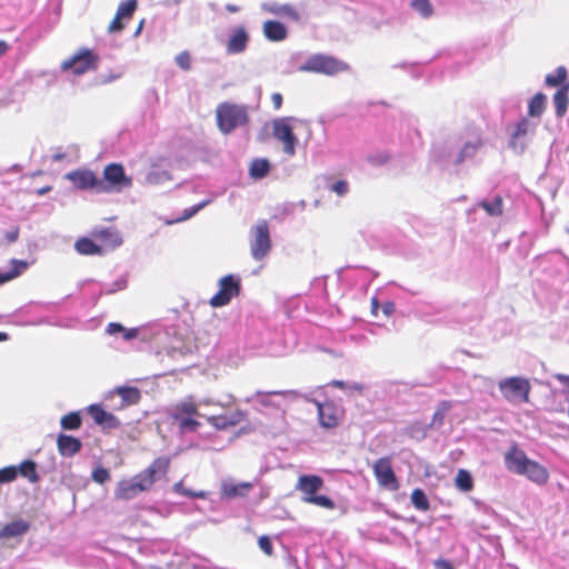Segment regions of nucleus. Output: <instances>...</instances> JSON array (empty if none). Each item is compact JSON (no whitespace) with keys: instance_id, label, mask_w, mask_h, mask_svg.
Returning a JSON list of instances; mask_svg holds the SVG:
<instances>
[{"instance_id":"obj_23","label":"nucleus","mask_w":569,"mask_h":569,"mask_svg":"<svg viewBox=\"0 0 569 569\" xmlns=\"http://www.w3.org/2000/svg\"><path fill=\"white\" fill-rule=\"evenodd\" d=\"M88 410H89V413L91 415L93 421L97 425L102 426L103 428L113 429V428H118L120 426V421L118 420V418L116 416L106 411L98 405H91L88 408Z\"/></svg>"},{"instance_id":"obj_20","label":"nucleus","mask_w":569,"mask_h":569,"mask_svg":"<svg viewBox=\"0 0 569 569\" xmlns=\"http://www.w3.org/2000/svg\"><path fill=\"white\" fill-rule=\"evenodd\" d=\"M249 33L243 26H237L230 30L226 50L229 54H239L246 51L249 43Z\"/></svg>"},{"instance_id":"obj_47","label":"nucleus","mask_w":569,"mask_h":569,"mask_svg":"<svg viewBox=\"0 0 569 569\" xmlns=\"http://www.w3.org/2000/svg\"><path fill=\"white\" fill-rule=\"evenodd\" d=\"M176 62L182 70H189L191 68V58L189 52L183 51L179 53L176 57Z\"/></svg>"},{"instance_id":"obj_60","label":"nucleus","mask_w":569,"mask_h":569,"mask_svg":"<svg viewBox=\"0 0 569 569\" xmlns=\"http://www.w3.org/2000/svg\"><path fill=\"white\" fill-rule=\"evenodd\" d=\"M226 10L230 13H236V12L240 11V8L236 4L228 3L226 6Z\"/></svg>"},{"instance_id":"obj_5","label":"nucleus","mask_w":569,"mask_h":569,"mask_svg":"<svg viewBox=\"0 0 569 569\" xmlns=\"http://www.w3.org/2000/svg\"><path fill=\"white\" fill-rule=\"evenodd\" d=\"M217 121L223 133H229L248 122V111L244 106L223 103L217 109Z\"/></svg>"},{"instance_id":"obj_10","label":"nucleus","mask_w":569,"mask_h":569,"mask_svg":"<svg viewBox=\"0 0 569 569\" xmlns=\"http://www.w3.org/2000/svg\"><path fill=\"white\" fill-rule=\"evenodd\" d=\"M101 180L106 190L100 191V193L121 191L122 189L130 188L132 186V179L126 176L123 167L119 163H110L106 166L103 169V179Z\"/></svg>"},{"instance_id":"obj_51","label":"nucleus","mask_w":569,"mask_h":569,"mask_svg":"<svg viewBox=\"0 0 569 569\" xmlns=\"http://www.w3.org/2000/svg\"><path fill=\"white\" fill-rule=\"evenodd\" d=\"M260 549L268 556L272 555V543L269 537L261 536L258 540Z\"/></svg>"},{"instance_id":"obj_63","label":"nucleus","mask_w":569,"mask_h":569,"mask_svg":"<svg viewBox=\"0 0 569 569\" xmlns=\"http://www.w3.org/2000/svg\"><path fill=\"white\" fill-rule=\"evenodd\" d=\"M331 385H332V386H335V387H337V388H340V389H342V388H345V387H346V382H345V381H342V380H333V381L331 382Z\"/></svg>"},{"instance_id":"obj_17","label":"nucleus","mask_w":569,"mask_h":569,"mask_svg":"<svg viewBox=\"0 0 569 569\" xmlns=\"http://www.w3.org/2000/svg\"><path fill=\"white\" fill-rule=\"evenodd\" d=\"M373 472L380 486L390 490L398 489L399 485L389 459H378L373 465Z\"/></svg>"},{"instance_id":"obj_31","label":"nucleus","mask_w":569,"mask_h":569,"mask_svg":"<svg viewBox=\"0 0 569 569\" xmlns=\"http://www.w3.org/2000/svg\"><path fill=\"white\" fill-rule=\"evenodd\" d=\"M270 171V162L266 158L252 160L249 167V176L256 180L264 178Z\"/></svg>"},{"instance_id":"obj_48","label":"nucleus","mask_w":569,"mask_h":569,"mask_svg":"<svg viewBox=\"0 0 569 569\" xmlns=\"http://www.w3.org/2000/svg\"><path fill=\"white\" fill-rule=\"evenodd\" d=\"M127 286V281L124 279H119L117 281H114L113 283H111L110 286H106L102 291L106 293V295H111V293H114L119 290H122L124 289Z\"/></svg>"},{"instance_id":"obj_52","label":"nucleus","mask_w":569,"mask_h":569,"mask_svg":"<svg viewBox=\"0 0 569 569\" xmlns=\"http://www.w3.org/2000/svg\"><path fill=\"white\" fill-rule=\"evenodd\" d=\"M448 406L447 403H442V407L439 408L435 413H433V418H432V425H436V423H439L441 425L442 423V420H443V417H445V413L446 411L448 410Z\"/></svg>"},{"instance_id":"obj_33","label":"nucleus","mask_w":569,"mask_h":569,"mask_svg":"<svg viewBox=\"0 0 569 569\" xmlns=\"http://www.w3.org/2000/svg\"><path fill=\"white\" fill-rule=\"evenodd\" d=\"M74 248H76L77 252L82 256H94V254L103 253L102 248L100 246H98L97 243H94L89 238L79 239L76 242Z\"/></svg>"},{"instance_id":"obj_58","label":"nucleus","mask_w":569,"mask_h":569,"mask_svg":"<svg viewBox=\"0 0 569 569\" xmlns=\"http://www.w3.org/2000/svg\"><path fill=\"white\" fill-rule=\"evenodd\" d=\"M555 378L560 381L561 383L566 385L567 390L566 392L569 395V376L563 373H556Z\"/></svg>"},{"instance_id":"obj_24","label":"nucleus","mask_w":569,"mask_h":569,"mask_svg":"<svg viewBox=\"0 0 569 569\" xmlns=\"http://www.w3.org/2000/svg\"><path fill=\"white\" fill-rule=\"evenodd\" d=\"M279 396L283 398H291L296 399L301 397V393L296 390H288V391H271V392H257L258 402L262 407H272L277 409H281V403L279 401H274L272 397Z\"/></svg>"},{"instance_id":"obj_9","label":"nucleus","mask_w":569,"mask_h":569,"mask_svg":"<svg viewBox=\"0 0 569 569\" xmlns=\"http://www.w3.org/2000/svg\"><path fill=\"white\" fill-rule=\"evenodd\" d=\"M31 523L24 519H14L11 522L0 526V546L16 548L24 535L30 530Z\"/></svg>"},{"instance_id":"obj_21","label":"nucleus","mask_w":569,"mask_h":569,"mask_svg":"<svg viewBox=\"0 0 569 569\" xmlns=\"http://www.w3.org/2000/svg\"><path fill=\"white\" fill-rule=\"evenodd\" d=\"M244 419L246 413L242 410H236L233 412L221 416H210L207 418L211 426L220 430L237 426Z\"/></svg>"},{"instance_id":"obj_25","label":"nucleus","mask_w":569,"mask_h":569,"mask_svg":"<svg viewBox=\"0 0 569 569\" xmlns=\"http://www.w3.org/2000/svg\"><path fill=\"white\" fill-rule=\"evenodd\" d=\"M30 263L26 260L12 259L8 268L0 269V284H3L22 274Z\"/></svg>"},{"instance_id":"obj_11","label":"nucleus","mask_w":569,"mask_h":569,"mask_svg":"<svg viewBox=\"0 0 569 569\" xmlns=\"http://www.w3.org/2000/svg\"><path fill=\"white\" fill-rule=\"evenodd\" d=\"M218 292L211 297L210 306L219 308L228 305L233 297H237L240 292V278L234 274H228L222 277L219 282Z\"/></svg>"},{"instance_id":"obj_30","label":"nucleus","mask_w":569,"mask_h":569,"mask_svg":"<svg viewBox=\"0 0 569 569\" xmlns=\"http://www.w3.org/2000/svg\"><path fill=\"white\" fill-rule=\"evenodd\" d=\"M171 180V173L157 166H153L146 176V183L150 186H162Z\"/></svg>"},{"instance_id":"obj_1","label":"nucleus","mask_w":569,"mask_h":569,"mask_svg":"<svg viewBox=\"0 0 569 569\" xmlns=\"http://www.w3.org/2000/svg\"><path fill=\"white\" fill-rule=\"evenodd\" d=\"M170 467V458L159 457L152 463L130 479L121 480L114 491L118 499L130 500L151 489L154 482L164 478Z\"/></svg>"},{"instance_id":"obj_14","label":"nucleus","mask_w":569,"mask_h":569,"mask_svg":"<svg viewBox=\"0 0 569 569\" xmlns=\"http://www.w3.org/2000/svg\"><path fill=\"white\" fill-rule=\"evenodd\" d=\"M112 409L122 410L134 406L141 400V391L136 387L120 386L114 388L108 395Z\"/></svg>"},{"instance_id":"obj_59","label":"nucleus","mask_w":569,"mask_h":569,"mask_svg":"<svg viewBox=\"0 0 569 569\" xmlns=\"http://www.w3.org/2000/svg\"><path fill=\"white\" fill-rule=\"evenodd\" d=\"M378 310H379L378 299L377 298H372L371 299V313L373 316H377L378 315Z\"/></svg>"},{"instance_id":"obj_41","label":"nucleus","mask_w":569,"mask_h":569,"mask_svg":"<svg viewBox=\"0 0 569 569\" xmlns=\"http://www.w3.org/2000/svg\"><path fill=\"white\" fill-rule=\"evenodd\" d=\"M302 500L307 503L316 505L330 510L336 508V503L333 502V500H331L327 496L316 495L310 496L308 498H302Z\"/></svg>"},{"instance_id":"obj_26","label":"nucleus","mask_w":569,"mask_h":569,"mask_svg":"<svg viewBox=\"0 0 569 569\" xmlns=\"http://www.w3.org/2000/svg\"><path fill=\"white\" fill-rule=\"evenodd\" d=\"M58 450L64 457H71L80 451L81 441L72 436L59 435L57 439Z\"/></svg>"},{"instance_id":"obj_29","label":"nucleus","mask_w":569,"mask_h":569,"mask_svg":"<svg viewBox=\"0 0 569 569\" xmlns=\"http://www.w3.org/2000/svg\"><path fill=\"white\" fill-rule=\"evenodd\" d=\"M553 104L556 109V114L558 118H562L569 104V84H565L557 90L553 96Z\"/></svg>"},{"instance_id":"obj_40","label":"nucleus","mask_w":569,"mask_h":569,"mask_svg":"<svg viewBox=\"0 0 569 569\" xmlns=\"http://www.w3.org/2000/svg\"><path fill=\"white\" fill-rule=\"evenodd\" d=\"M60 423L66 430H76L81 426V417L78 412H70L61 418Z\"/></svg>"},{"instance_id":"obj_8","label":"nucleus","mask_w":569,"mask_h":569,"mask_svg":"<svg viewBox=\"0 0 569 569\" xmlns=\"http://www.w3.org/2000/svg\"><path fill=\"white\" fill-rule=\"evenodd\" d=\"M271 249V239L267 221H259L250 230V252L256 261L262 260Z\"/></svg>"},{"instance_id":"obj_45","label":"nucleus","mask_w":569,"mask_h":569,"mask_svg":"<svg viewBox=\"0 0 569 569\" xmlns=\"http://www.w3.org/2000/svg\"><path fill=\"white\" fill-rule=\"evenodd\" d=\"M17 477L18 468L16 466H8L0 469V483L12 482Z\"/></svg>"},{"instance_id":"obj_44","label":"nucleus","mask_w":569,"mask_h":569,"mask_svg":"<svg viewBox=\"0 0 569 569\" xmlns=\"http://www.w3.org/2000/svg\"><path fill=\"white\" fill-rule=\"evenodd\" d=\"M137 8L136 0H126L122 1L117 10L118 18H130Z\"/></svg>"},{"instance_id":"obj_13","label":"nucleus","mask_w":569,"mask_h":569,"mask_svg":"<svg viewBox=\"0 0 569 569\" xmlns=\"http://www.w3.org/2000/svg\"><path fill=\"white\" fill-rule=\"evenodd\" d=\"M66 179L72 182L73 187L79 190H91L96 193L106 190L102 180L99 179L93 171L89 169H77L66 174Z\"/></svg>"},{"instance_id":"obj_2","label":"nucleus","mask_w":569,"mask_h":569,"mask_svg":"<svg viewBox=\"0 0 569 569\" xmlns=\"http://www.w3.org/2000/svg\"><path fill=\"white\" fill-rule=\"evenodd\" d=\"M505 463L509 471L525 476L539 486L548 481V470L537 461L529 459L525 451L516 446L505 455Z\"/></svg>"},{"instance_id":"obj_34","label":"nucleus","mask_w":569,"mask_h":569,"mask_svg":"<svg viewBox=\"0 0 569 569\" xmlns=\"http://www.w3.org/2000/svg\"><path fill=\"white\" fill-rule=\"evenodd\" d=\"M546 108V96L541 92L535 94L529 101L528 113L532 118H540Z\"/></svg>"},{"instance_id":"obj_6","label":"nucleus","mask_w":569,"mask_h":569,"mask_svg":"<svg viewBox=\"0 0 569 569\" xmlns=\"http://www.w3.org/2000/svg\"><path fill=\"white\" fill-rule=\"evenodd\" d=\"M300 122L302 121L295 117H283L272 121V134L283 144V152L289 157L296 154L298 138L293 134V128Z\"/></svg>"},{"instance_id":"obj_42","label":"nucleus","mask_w":569,"mask_h":569,"mask_svg":"<svg viewBox=\"0 0 569 569\" xmlns=\"http://www.w3.org/2000/svg\"><path fill=\"white\" fill-rule=\"evenodd\" d=\"M411 7L422 17L429 18L433 13V7L429 0H412Z\"/></svg>"},{"instance_id":"obj_57","label":"nucleus","mask_w":569,"mask_h":569,"mask_svg":"<svg viewBox=\"0 0 569 569\" xmlns=\"http://www.w3.org/2000/svg\"><path fill=\"white\" fill-rule=\"evenodd\" d=\"M395 311V303L391 302V301H388L386 303H383L382 306V312L385 313V316L389 317Z\"/></svg>"},{"instance_id":"obj_49","label":"nucleus","mask_w":569,"mask_h":569,"mask_svg":"<svg viewBox=\"0 0 569 569\" xmlns=\"http://www.w3.org/2000/svg\"><path fill=\"white\" fill-rule=\"evenodd\" d=\"M109 478L110 473L104 468H97L92 472V479L98 483H104Z\"/></svg>"},{"instance_id":"obj_32","label":"nucleus","mask_w":569,"mask_h":569,"mask_svg":"<svg viewBox=\"0 0 569 569\" xmlns=\"http://www.w3.org/2000/svg\"><path fill=\"white\" fill-rule=\"evenodd\" d=\"M478 207L482 208L490 217H500L503 213V200L500 196H496L491 200H481Z\"/></svg>"},{"instance_id":"obj_46","label":"nucleus","mask_w":569,"mask_h":569,"mask_svg":"<svg viewBox=\"0 0 569 569\" xmlns=\"http://www.w3.org/2000/svg\"><path fill=\"white\" fill-rule=\"evenodd\" d=\"M330 191L339 197H343L349 192V183L346 180H338L329 187Z\"/></svg>"},{"instance_id":"obj_55","label":"nucleus","mask_w":569,"mask_h":569,"mask_svg":"<svg viewBox=\"0 0 569 569\" xmlns=\"http://www.w3.org/2000/svg\"><path fill=\"white\" fill-rule=\"evenodd\" d=\"M271 101L273 103L274 109H280L282 106V96L278 92L272 93Z\"/></svg>"},{"instance_id":"obj_35","label":"nucleus","mask_w":569,"mask_h":569,"mask_svg":"<svg viewBox=\"0 0 569 569\" xmlns=\"http://www.w3.org/2000/svg\"><path fill=\"white\" fill-rule=\"evenodd\" d=\"M18 475L27 478L30 482L36 483L39 481L37 473V465L32 460H24L18 467Z\"/></svg>"},{"instance_id":"obj_18","label":"nucleus","mask_w":569,"mask_h":569,"mask_svg":"<svg viewBox=\"0 0 569 569\" xmlns=\"http://www.w3.org/2000/svg\"><path fill=\"white\" fill-rule=\"evenodd\" d=\"M252 487L251 482H237L231 478L222 479L220 485L221 499L231 500L246 497Z\"/></svg>"},{"instance_id":"obj_28","label":"nucleus","mask_w":569,"mask_h":569,"mask_svg":"<svg viewBox=\"0 0 569 569\" xmlns=\"http://www.w3.org/2000/svg\"><path fill=\"white\" fill-rule=\"evenodd\" d=\"M262 9L264 11H268V12L277 14V16L288 17L293 21H298L300 18L298 11L291 4H288V3H286V4H279L277 2L263 3Z\"/></svg>"},{"instance_id":"obj_56","label":"nucleus","mask_w":569,"mask_h":569,"mask_svg":"<svg viewBox=\"0 0 569 569\" xmlns=\"http://www.w3.org/2000/svg\"><path fill=\"white\" fill-rule=\"evenodd\" d=\"M435 568L436 569H453L451 563L443 559L436 560Z\"/></svg>"},{"instance_id":"obj_64","label":"nucleus","mask_w":569,"mask_h":569,"mask_svg":"<svg viewBox=\"0 0 569 569\" xmlns=\"http://www.w3.org/2000/svg\"><path fill=\"white\" fill-rule=\"evenodd\" d=\"M8 50V44L4 41H0V54H3Z\"/></svg>"},{"instance_id":"obj_38","label":"nucleus","mask_w":569,"mask_h":569,"mask_svg":"<svg viewBox=\"0 0 569 569\" xmlns=\"http://www.w3.org/2000/svg\"><path fill=\"white\" fill-rule=\"evenodd\" d=\"M456 486L463 492H468L473 487L472 477L469 471L460 469L455 479Z\"/></svg>"},{"instance_id":"obj_36","label":"nucleus","mask_w":569,"mask_h":569,"mask_svg":"<svg viewBox=\"0 0 569 569\" xmlns=\"http://www.w3.org/2000/svg\"><path fill=\"white\" fill-rule=\"evenodd\" d=\"M568 72L565 67H558L556 73H549L546 76L545 83L548 87H562L566 83Z\"/></svg>"},{"instance_id":"obj_54","label":"nucleus","mask_w":569,"mask_h":569,"mask_svg":"<svg viewBox=\"0 0 569 569\" xmlns=\"http://www.w3.org/2000/svg\"><path fill=\"white\" fill-rule=\"evenodd\" d=\"M121 19L122 18H118V14L116 13L114 19L111 21V23L109 26L110 32H117V31H120L123 29V24L120 21Z\"/></svg>"},{"instance_id":"obj_3","label":"nucleus","mask_w":569,"mask_h":569,"mask_svg":"<svg viewBox=\"0 0 569 569\" xmlns=\"http://www.w3.org/2000/svg\"><path fill=\"white\" fill-rule=\"evenodd\" d=\"M234 401L232 395H228L227 400L224 402H213V405H219L222 407H227ZM210 400H200L196 402L192 397L184 399L177 405L173 406L171 410V418L174 423L178 426L179 431L181 433L194 432L200 427V422L196 419V417L200 416L198 412V408L201 405H211Z\"/></svg>"},{"instance_id":"obj_27","label":"nucleus","mask_w":569,"mask_h":569,"mask_svg":"<svg viewBox=\"0 0 569 569\" xmlns=\"http://www.w3.org/2000/svg\"><path fill=\"white\" fill-rule=\"evenodd\" d=\"M263 34L270 41H282L287 38V29L278 21L268 20L263 23Z\"/></svg>"},{"instance_id":"obj_43","label":"nucleus","mask_w":569,"mask_h":569,"mask_svg":"<svg viewBox=\"0 0 569 569\" xmlns=\"http://www.w3.org/2000/svg\"><path fill=\"white\" fill-rule=\"evenodd\" d=\"M173 491L176 493H178V495L186 496V497H189V498H201V499H204L208 496L207 491H203V490H201V491H192L190 489L184 488L182 481H179V482L173 485Z\"/></svg>"},{"instance_id":"obj_12","label":"nucleus","mask_w":569,"mask_h":569,"mask_svg":"<svg viewBox=\"0 0 569 569\" xmlns=\"http://www.w3.org/2000/svg\"><path fill=\"white\" fill-rule=\"evenodd\" d=\"M98 57L89 49H81L76 54L64 60L61 64L63 71H71L74 74L97 68Z\"/></svg>"},{"instance_id":"obj_61","label":"nucleus","mask_w":569,"mask_h":569,"mask_svg":"<svg viewBox=\"0 0 569 569\" xmlns=\"http://www.w3.org/2000/svg\"><path fill=\"white\" fill-rule=\"evenodd\" d=\"M18 234H19V233H18V230H14V231L9 232V233L7 234V239H8V241H10V242L16 241V240L18 239Z\"/></svg>"},{"instance_id":"obj_39","label":"nucleus","mask_w":569,"mask_h":569,"mask_svg":"<svg viewBox=\"0 0 569 569\" xmlns=\"http://www.w3.org/2000/svg\"><path fill=\"white\" fill-rule=\"evenodd\" d=\"M412 505L421 511H427L430 508L427 496L421 489H415L411 493Z\"/></svg>"},{"instance_id":"obj_16","label":"nucleus","mask_w":569,"mask_h":569,"mask_svg":"<svg viewBox=\"0 0 569 569\" xmlns=\"http://www.w3.org/2000/svg\"><path fill=\"white\" fill-rule=\"evenodd\" d=\"M483 139L479 134H473L460 143L457 152L449 156L450 161L453 164H460L465 161L471 160L483 148Z\"/></svg>"},{"instance_id":"obj_19","label":"nucleus","mask_w":569,"mask_h":569,"mask_svg":"<svg viewBox=\"0 0 569 569\" xmlns=\"http://www.w3.org/2000/svg\"><path fill=\"white\" fill-rule=\"evenodd\" d=\"M318 408L319 422L325 428H335L338 426L341 418V409L331 401L318 402L315 401Z\"/></svg>"},{"instance_id":"obj_4","label":"nucleus","mask_w":569,"mask_h":569,"mask_svg":"<svg viewBox=\"0 0 569 569\" xmlns=\"http://www.w3.org/2000/svg\"><path fill=\"white\" fill-rule=\"evenodd\" d=\"M538 121L526 117L520 118L507 128L508 148L518 156H521L528 149L532 137L536 133Z\"/></svg>"},{"instance_id":"obj_7","label":"nucleus","mask_w":569,"mask_h":569,"mask_svg":"<svg viewBox=\"0 0 569 569\" xmlns=\"http://www.w3.org/2000/svg\"><path fill=\"white\" fill-rule=\"evenodd\" d=\"M348 66L333 57L326 54H313L309 57L301 66V71L323 73L328 76L347 70Z\"/></svg>"},{"instance_id":"obj_15","label":"nucleus","mask_w":569,"mask_h":569,"mask_svg":"<svg viewBox=\"0 0 569 569\" xmlns=\"http://www.w3.org/2000/svg\"><path fill=\"white\" fill-rule=\"evenodd\" d=\"M500 391L507 400L528 401L530 385L528 380L519 377L503 379L499 382Z\"/></svg>"},{"instance_id":"obj_37","label":"nucleus","mask_w":569,"mask_h":569,"mask_svg":"<svg viewBox=\"0 0 569 569\" xmlns=\"http://www.w3.org/2000/svg\"><path fill=\"white\" fill-rule=\"evenodd\" d=\"M106 332L111 336L121 332L123 333L124 340H132L138 336L137 329H126L122 325L117 322H110L106 328Z\"/></svg>"},{"instance_id":"obj_22","label":"nucleus","mask_w":569,"mask_h":569,"mask_svg":"<svg viewBox=\"0 0 569 569\" xmlns=\"http://www.w3.org/2000/svg\"><path fill=\"white\" fill-rule=\"evenodd\" d=\"M322 486L323 480L321 477L315 475H303L299 477L296 489L305 495L303 498H308L310 496H316V492L320 490Z\"/></svg>"},{"instance_id":"obj_50","label":"nucleus","mask_w":569,"mask_h":569,"mask_svg":"<svg viewBox=\"0 0 569 569\" xmlns=\"http://www.w3.org/2000/svg\"><path fill=\"white\" fill-rule=\"evenodd\" d=\"M208 203H210V200H204L202 202H200L199 204L197 206H193L189 209H186L184 212H183V217L181 220H186V219H189L191 218L192 216H194L199 210H201L202 208H204Z\"/></svg>"},{"instance_id":"obj_62","label":"nucleus","mask_w":569,"mask_h":569,"mask_svg":"<svg viewBox=\"0 0 569 569\" xmlns=\"http://www.w3.org/2000/svg\"><path fill=\"white\" fill-rule=\"evenodd\" d=\"M66 154L63 152H56L52 154V160L54 162H58V161H61L62 159H64Z\"/></svg>"},{"instance_id":"obj_53","label":"nucleus","mask_w":569,"mask_h":569,"mask_svg":"<svg viewBox=\"0 0 569 569\" xmlns=\"http://www.w3.org/2000/svg\"><path fill=\"white\" fill-rule=\"evenodd\" d=\"M102 236L103 237H109L111 239V247L112 248H116L118 246L121 244L122 240L120 238V236L117 233V232H113V231H103L102 232Z\"/></svg>"}]
</instances>
